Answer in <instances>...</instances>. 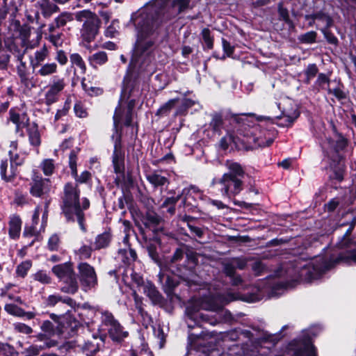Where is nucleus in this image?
Segmentation results:
<instances>
[{
    "label": "nucleus",
    "mask_w": 356,
    "mask_h": 356,
    "mask_svg": "<svg viewBox=\"0 0 356 356\" xmlns=\"http://www.w3.org/2000/svg\"><path fill=\"white\" fill-rule=\"evenodd\" d=\"M232 144H236V138L232 134H227L220 142V147L224 149H227Z\"/></svg>",
    "instance_id": "38"
},
{
    "label": "nucleus",
    "mask_w": 356,
    "mask_h": 356,
    "mask_svg": "<svg viewBox=\"0 0 356 356\" xmlns=\"http://www.w3.org/2000/svg\"><path fill=\"white\" fill-rule=\"evenodd\" d=\"M70 62L73 65H75L80 70V73L85 74L86 72V65L81 56L76 53L71 54Z\"/></svg>",
    "instance_id": "29"
},
{
    "label": "nucleus",
    "mask_w": 356,
    "mask_h": 356,
    "mask_svg": "<svg viewBox=\"0 0 356 356\" xmlns=\"http://www.w3.org/2000/svg\"><path fill=\"white\" fill-rule=\"evenodd\" d=\"M52 272L60 280L66 284L61 288L63 292L73 294L77 291L78 282L70 263L54 266L52 268Z\"/></svg>",
    "instance_id": "6"
},
{
    "label": "nucleus",
    "mask_w": 356,
    "mask_h": 356,
    "mask_svg": "<svg viewBox=\"0 0 356 356\" xmlns=\"http://www.w3.org/2000/svg\"><path fill=\"white\" fill-rule=\"evenodd\" d=\"M8 160H1L0 164V175L1 179L7 182L13 181L17 175V168L13 164L10 165L9 171H8Z\"/></svg>",
    "instance_id": "16"
},
{
    "label": "nucleus",
    "mask_w": 356,
    "mask_h": 356,
    "mask_svg": "<svg viewBox=\"0 0 356 356\" xmlns=\"http://www.w3.org/2000/svg\"><path fill=\"white\" fill-rule=\"evenodd\" d=\"M22 220L19 216L13 214L10 216L8 222V234L13 239L19 238L22 229Z\"/></svg>",
    "instance_id": "15"
},
{
    "label": "nucleus",
    "mask_w": 356,
    "mask_h": 356,
    "mask_svg": "<svg viewBox=\"0 0 356 356\" xmlns=\"http://www.w3.org/2000/svg\"><path fill=\"white\" fill-rule=\"evenodd\" d=\"M330 79L328 76L325 74H319L318 79H317V83L319 86H323L325 84H329Z\"/></svg>",
    "instance_id": "58"
},
{
    "label": "nucleus",
    "mask_w": 356,
    "mask_h": 356,
    "mask_svg": "<svg viewBox=\"0 0 356 356\" xmlns=\"http://www.w3.org/2000/svg\"><path fill=\"white\" fill-rule=\"evenodd\" d=\"M92 248L88 245H83L76 252V254L79 257L80 259H88L91 256Z\"/></svg>",
    "instance_id": "42"
},
{
    "label": "nucleus",
    "mask_w": 356,
    "mask_h": 356,
    "mask_svg": "<svg viewBox=\"0 0 356 356\" xmlns=\"http://www.w3.org/2000/svg\"><path fill=\"white\" fill-rule=\"evenodd\" d=\"M32 266V262L30 260H26L24 261H22L20 263L16 268V274L17 276L21 277H24L27 273L28 271L30 270V268Z\"/></svg>",
    "instance_id": "34"
},
{
    "label": "nucleus",
    "mask_w": 356,
    "mask_h": 356,
    "mask_svg": "<svg viewBox=\"0 0 356 356\" xmlns=\"http://www.w3.org/2000/svg\"><path fill=\"white\" fill-rule=\"evenodd\" d=\"M222 125V117L219 115H215L213 116L212 120L210 122V126L215 131H218L220 129Z\"/></svg>",
    "instance_id": "46"
},
{
    "label": "nucleus",
    "mask_w": 356,
    "mask_h": 356,
    "mask_svg": "<svg viewBox=\"0 0 356 356\" xmlns=\"http://www.w3.org/2000/svg\"><path fill=\"white\" fill-rule=\"evenodd\" d=\"M134 297L136 307L138 309V313L140 314V316L142 317H145V316L147 318H149V316L145 312V311L143 310V309L142 307V301H141L140 298L135 292L134 293Z\"/></svg>",
    "instance_id": "51"
},
{
    "label": "nucleus",
    "mask_w": 356,
    "mask_h": 356,
    "mask_svg": "<svg viewBox=\"0 0 356 356\" xmlns=\"http://www.w3.org/2000/svg\"><path fill=\"white\" fill-rule=\"evenodd\" d=\"M113 164L116 173H120L124 169V156L120 150V144L117 142L115 144V148L113 154Z\"/></svg>",
    "instance_id": "19"
},
{
    "label": "nucleus",
    "mask_w": 356,
    "mask_h": 356,
    "mask_svg": "<svg viewBox=\"0 0 356 356\" xmlns=\"http://www.w3.org/2000/svg\"><path fill=\"white\" fill-rule=\"evenodd\" d=\"M316 33L315 31H309L300 36V40L303 43H313L315 42Z\"/></svg>",
    "instance_id": "45"
},
{
    "label": "nucleus",
    "mask_w": 356,
    "mask_h": 356,
    "mask_svg": "<svg viewBox=\"0 0 356 356\" xmlns=\"http://www.w3.org/2000/svg\"><path fill=\"white\" fill-rule=\"evenodd\" d=\"M17 293L18 291L16 289V287L13 284H8L1 289L0 296L2 298H7L11 301L22 304L23 302L21 298L16 294Z\"/></svg>",
    "instance_id": "18"
},
{
    "label": "nucleus",
    "mask_w": 356,
    "mask_h": 356,
    "mask_svg": "<svg viewBox=\"0 0 356 356\" xmlns=\"http://www.w3.org/2000/svg\"><path fill=\"white\" fill-rule=\"evenodd\" d=\"M48 204L49 202H45V208L44 213L42 217V222L40 225H38L39 223V216L41 211V208L40 207H37L34 211V213L32 217V223L30 226H26L24 227V230L23 232L24 238H31L32 240L29 243V246H31L33 244V243L38 240L39 235L41 232L44 231L45 227L47 225V216H48Z\"/></svg>",
    "instance_id": "7"
},
{
    "label": "nucleus",
    "mask_w": 356,
    "mask_h": 356,
    "mask_svg": "<svg viewBox=\"0 0 356 356\" xmlns=\"http://www.w3.org/2000/svg\"><path fill=\"white\" fill-rule=\"evenodd\" d=\"M5 310L10 314L16 316H23L24 310L13 304H6L4 307Z\"/></svg>",
    "instance_id": "37"
},
{
    "label": "nucleus",
    "mask_w": 356,
    "mask_h": 356,
    "mask_svg": "<svg viewBox=\"0 0 356 356\" xmlns=\"http://www.w3.org/2000/svg\"><path fill=\"white\" fill-rule=\"evenodd\" d=\"M37 74L40 76H49L57 72L58 66L56 63H47L39 66Z\"/></svg>",
    "instance_id": "22"
},
{
    "label": "nucleus",
    "mask_w": 356,
    "mask_h": 356,
    "mask_svg": "<svg viewBox=\"0 0 356 356\" xmlns=\"http://www.w3.org/2000/svg\"><path fill=\"white\" fill-rule=\"evenodd\" d=\"M9 114L10 120L16 125L17 131L25 125L27 120L24 115H21L12 109L10 111Z\"/></svg>",
    "instance_id": "27"
},
{
    "label": "nucleus",
    "mask_w": 356,
    "mask_h": 356,
    "mask_svg": "<svg viewBox=\"0 0 356 356\" xmlns=\"http://www.w3.org/2000/svg\"><path fill=\"white\" fill-rule=\"evenodd\" d=\"M226 166L228 172L223 174L218 181L213 180L212 184L220 186V191L223 197L231 199L238 195L243 189L245 172L241 165L238 163L227 161Z\"/></svg>",
    "instance_id": "4"
},
{
    "label": "nucleus",
    "mask_w": 356,
    "mask_h": 356,
    "mask_svg": "<svg viewBox=\"0 0 356 356\" xmlns=\"http://www.w3.org/2000/svg\"><path fill=\"white\" fill-rule=\"evenodd\" d=\"M224 270L227 275L229 277L233 276L235 273V266L234 264L232 262L231 264H227L225 266Z\"/></svg>",
    "instance_id": "60"
},
{
    "label": "nucleus",
    "mask_w": 356,
    "mask_h": 356,
    "mask_svg": "<svg viewBox=\"0 0 356 356\" xmlns=\"http://www.w3.org/2000/svg\"><path fill=\"white\" fill-rule=\"evenodd\" d=\"M110 235L108 233L104 232L102 234L98 235L94 243V248L99 250L104 248L108 246L110 243Z\"/></svg>",
    "instance_id": "28"
},
{
    "label": "nucleus",
    "mask_w": 356,
    "mask_h": 356,
    "mask_svg": "<svg viewBox=\"0 0 356 356\" xmlns=\"http://www.w3.org/2000/svg\"><path fill=\"white\" fill-rule=\"evenodd\" d=\"M69 165L72 171V175L77 182L86 183L89 179H90L91 174L87 170L83 171L80 176H78L76 169V154L74 151H72L70 154Z\"/></svg>",
    "instance_id": "13"
},
{
    "label": "nucleus",
    "mask_w": 356,
    "mask_h": 356,
    "mask_svg": "<svg viewBox=\"0 0 356 356\" xmlns=\"http://www.w3.org/2000/svg\"><path fill=\"white\" fill-rule=\"evenodd\" d=\"M56 58L60 65H65L67 62V58L63 51H58L57 52Z\"/></svg>",
    "instance_id": "59"
},
{
    "label": "nucleus",
    "mask_w": 356,
    "mask_h": 356,
    "mask_svg": "<svg viewBox=\"0 0 356 356\" xmlns=\"http://www.w3.org/2000/svg\"><path fill=\"white\" fill-rule=\"evenodd\" d=\"M14 328L16 331L23 333V334H31L33 332V330L31 327L27 325L22 323H17L14 325Z\"/></svg>",
    "instance_id": "47"
},
{
    "label": "nucleus",
    "mask_w": 356,
    "mask_h": 356,
    "mask_svg": "<svg viewBox=\"0 0 356 356\" xmlns=\"http://www.w3.org/2000/svg\"><path fill=\"white\" fill-rule=\"evenodd\" d=\"M327 89L330 94L333 95L339 100L344 99L346 97V93L339 88L330 89L327 87Z\"/></svg>",
    "instance_id": "50"
},
{
    "label": "nucleus",
    "mask_w": 356,
    "mask_h": 356,
    "mask_svg": "<svg viewBox=\"0 0 356 356\" xmlns=\"http://www.w3.org/2000/svg\"><path fill=\"white\" fill-rule=\"evenodd\" d=\"M108 333L111 338L115 341H121L128 335V332L124 330L118 321L113 324L112 327H108Z\"/></svg>",
    "instance_id": "20"
},
{
    "label": "nucleus",
    "mask_w": 356,
    "mask_h": 356,
    "mask_svg": "<svg viewBox=\"0 0 356 356\" xmlns=\"http://www.w3.org/2000/svg\"><path fill=\"white\" fill-rule=\"evenodd\" d=\"M118 254L121 260L126 264H130L136 259V252L130 248L120 250Z\"/></svg>",
    "instance_id": "25"
},
{
    "label": "nucleus",
    "mask_w": 356,
    "mask_h": 356,
    "mask_svg": "<svg viewBox=\"0 0 356 356\" xmlns=\"http://www.w3.org/2000/svg\"><path fill=\"white\" fill-rule=\"evenodd\" d=\"M338 204L339 202L336 199H332L327 204H325V207L328 211H332L337 208Z\"/></svg>",
    "instance_id": "64"
},
{
    "label": "nucleus",
    "mask_w": 356,
    "mask_h": 356,
    "mask_svg": "<svg viewBox=\"0 0 356 356\" xmlns=\"http://www.w3.org/2000/svg\"><path fill=\"white\" fill-rule=\"evenodd\" d=\"M29 141L31 145L38 146L40 144V136L38 127L35 125L28 128Z\"/></svg>",
    "instance_id": "30"
},
{
    "label": "nucleus",
    "mask_w": 356,
    "mask_h": 356,
    "mask_svg": "<svg viewBox=\"0 0 356 356\" xmlns=\"http://www.w3.org/2000/svg\"><path fill=\"white\" fill-rule=\"evenodd\" d=\"M88 60L92 67H97L98 65H102L107 62V54L104 51H99L90 56Z\"/></svg>",
    "instance_id": "23"
},
{
    "label": "nucleus",
    "mask_w": 356,
    "mask_h": 356,
    "mask_svg": "<svg viewBox=\"0 0 356 356\" xmlns=\"http://www.w3.org/2000/svg\"><path fill=\"white\" fill-rule=\"evenodd\" d=\"M73 20V16L70 13H63L56 19L57 27L65 26L68 22Z\"/></svg>",
    "instance_id": "40"
},
{
    "label": "nucleus",
    "mask_w": 356,
    "mask_h": 356,
    "mask_svg": "<svg viewBox=\"0 0 356 356\" xmlns=\"http://www.w3.org/2000/svg\"><path fill=\"white\" fill-rule=\"evenodd\" d=\"M356 224V217L353 218L350 227L347 230L341 240L337 243L339 248L347 249L346 252L341 254L338 258L339 261L346 264L356 263V243L351 241L348 238L353 227Z\"/></svg>",
    "instance_id": "9"
},
{
    "label": "nucleus",
    "mask_w": 356,
    "mask_h": 356,
    "mask_svg": "<svg viewBox=\"0 0 356 356\" xmlns=\"http://www.w3.org/2000/svg\"><path fill=\"white\" fill-rule=\"evenodd\" d=\"M265 269V265L262 261H255L252 266V270L256 275H259Z\"/></svg>",
    "instance_id": "57"
},
{
    "label": "nucleus",
    "mask_w": 356,
    "mask_h": 356,
    "mask_svg": "<svg viewBox=\"0 0 356 356\" xmlns=\"http://www.w3.org/2000/svg\"><path fill=\"white\" fill-rule=\"evenodd\" d=\"M313 18L314 19H325V21L326 22V24H327V28L330 27L332 25V19L330 17H328L327 15H325L316 14V15H314Z\"/></svg>",
    "instance_id": "63"
},
{
    "label": "nucleus",
    "mask_w": 356,
    "mask_h": 356,
    "mask_svg": "<svg viewBox=\"0 0 356 356\" xmlns=\"http://www.w3.org/2000/svg\"><path fill=\"white\" fill-rule=\"evenodd\" d=\"M222 47L225 53L227 56H231L234 51V47H232L229 42L226 40L222 39Z\"/></svg>",
    "instance_id": "56"
},
{
    "label": "nucleus",
    "mask_w": 356,
    "mask_h": 356,
    "mask_svg": "<svg viewBox=\"0 0 356 356\" xmlns=\"http://www.w3.org/2000/svg\"><path fill=\"white\" fill-rule=\"evenodd\" d=\"M169 0H152L131 16L136 30V42L129 64L130 70L145 71L150 65L158 36V19Z\"/></svg>",
    "instance_id": "1"
},
{
    "label": "nucleus",
    "mask_w": 356,
    "mask_h": 356,
    "mask_svg": "<svg viewBox=\"0 0 356 356\" xmlns=\"http://www.w3.org/2000/svg\"><path fill=\"white\" fill-rule=\"evenodd\" d=\"M295 356H316V349L312 344H306L303 349L297 351Z\"/></svg>",
    "instance_id": "35"
},
{
    "label": "nucleus",
    "mask_w": 356,
    "mask_h": 356,
    "mask_svg": "<svg viewBox=\"0 0 356 356\" xmlns=\"http://www.w3.org/2000/svg\"><path fill=\"white\" fill-rule=\"evenodd\" d=\"M66 85L64 79L54 76L43 90L44 103L49 106L57 102Z\"/></svg>",
    "instance_id": "10"
},
{
    "label": "nucleus",
    "mask_w": 356,
    "mask_h": 356,
    "mask_svg": "<svg viewBox=\"0 0 356 356\" xmlns=\"http://www.w3.org/2000/svg\"><path fill=\"white\" fill-rule=\"evenodd\" d=\"M131 104L129 106V111H127V113L125 116L124 120H123V113L124 111H122L120 106H118L115 111L114 115H113V124L115 129L118 128V126L120 123L124 122L125 125L129 126L131 123Z\"/></svg>",
    "instance_id": "17"
},
{
    "label": "nucleus",
    "mask_w": 356,
    "mask_h": 356,
    "mask_svg": "<svg viewBox=\"0 0 356 356\" xmlns=\"http://www.w3.org/2000/svg\"><path fill=\"white\" fill-rule=\"evenodd\" d=\"M74 109L76 115L79 118H86L88 115L86 108L81 103H76L74 105Z\"/></svg>",
    "instance_id": "52"
},
{
    "label": "nucleus",
    "mask_w": 356,
    "mask_h": 356,
    "mask_svg": "<svg viewBox=\"0 0 356 356\" xmlns=\"http://www.w3.org/2000/svg\"><path fill=\"white\" fill-rule=\"evenodd\" d=\"M189 0H175L172 3V7L176 13H179L187 8Z\"/></svg>",
    "instance_id": "39"
},
{
    "label": "nucleus",
    "mask_w": 356,
    "mask_h": 356,
    "mask_svg": "<svg viewBox=\"0 0 356 356\" xmlns=\"http://www.w3.org/2000/svg\"><path fill=\"white\" fill-rule=\"evenodd\" d=\"M239 298L238 295L234 293H227V296L218 294L204 297L193 303L191 302L186 309V314L188 318L186 322L188 327L193 328L195 324H198L200 321H204L209 324L214 325L215 321L210 319L207 316L200 312V309L218 312L222 309L224 305L228 302Z\"/></svg>",
    "instance_id": "2"
},
{
    "label": "nucleus",
    "mask_w": 356,
    "mask_h": 356,
    "mask_svg": "<svg viewBox=\"0 0 356 356\" xmlns=\"http://www.w3.org/2000/svg\"><path fill=\"white\" fill-rule=\"evenodd\" d=\"M77 269L83 289L87 291L95 288L97 284V277L95 268L86 262H80Z\"/></svg>",
    "instance_id": "11"
},
{
    "label": "nucleus",
    "mask_w": 356,
    "mask_h": 356,
    "mask_svg": "<svg viewBox=\"0 0 356 356\" xmlns=\"http://www.w3.org/2000/svg\"><path fill=\"white\" fill-rule=\"evenodd\" d=\"M54 346V343L51 341H47L44 343V345H33L30 346L27 349V355L26 356H35L39 354L40 350L46 348H50L51 346Z\"/></svg>",
    "instance_id": "33"
},
{
    "label": "nucleus",
    "mask_w": 356,
    "mask_h": 356,
    "mask_svg": "<svg viewBox=\"0 0 356 356\" xmlns=\"http://www.w3.org/2000/svg\"><path fill=\"white\" fill-rule=\"evenodd\" d=\"M202 35L208 48L211 49L213 47V39L210 35L209 29H204L202 31Z\"/></svg>",
    "instance_id": "49"
},
{
    "label": "nucleus",
    "mask_w": 356,
    "mask_h": 356,
    "mask_svg": "<svg viewBox=\"0 0 356 356\" xmlns=\"http://www.w3.org/2000/svg\"><path fill=\"white\" fill-rule=\"evenodd\" d=\"M63 212L68 220H76L81 228L85 230L83 226V210L87 209L90 206L87 198L82 200V206L79 203V191L76 185L68 183L64 188Z\"/></svg>",
    "instance_id": "3"
},
{
    "label": "nucleus",
    "mask_w": 356,
    "mask_h": 356,
    "mask_svg": "<svg viewBox=\"0 0 356 356\" xmlns=\"http://www.w3.org/2000/svg\"><path fill=\"white\" fill-rule=\"evenodd\" d=\"M327 269V264L319 257L301 267L299 280L311 281L318 279Z\"/></svg>",
    "instance_id": "8"
},
{
    "label": "nucleus",
    "mask_w": 356,
    "mask_h": 356,
    "mask_svg": "<svg viewBox=\"0 0 356 356\" xmlns=\"http://www.w3.org/2000/svg\"><path fill=\"white\" fill-rule=\"evenodd\" d=\"M35 280L38 281L42 284H49L51 282L50 277L43 270H39L33 275Z\"/></svg>",
    "instance_id": "41"
},
{
    "label": "nucleus",
    "mask_w": 356,
    "mask_h": 356,
    "mask_svg": "<svg viewBox=\"0 0 356 356\" xmlns=\"http://www.w3.org/2000/svg\"><path fill=\"white\" fill-rule=\"evenodd\" d=\"M69 109H70V104L67 103H65L62 108L58 109L57 111V112L55 115V120H58L63 116L66 115Z\"/></svg>",
    "instance_id": "54"
},
{
    "label": "nucleus",
    "mask_w": 356,
    "mask_h": 356,
    "mask_svg": "<svg viewBox=\"0 0 356 356\" xmlns=\"http://www.w3.org/2000/svg\"><path fill=\"white\" fill-rule=\"evenodd\" d=\"M48 56V50L45 46L35 52L34 58L31 60L33 67L37 68L42 64Z\"/></svg>",
    "instance_id": "24"
},
{
    "label": "nucleus",
    "mask_w": 356,
    "mask_h": 356,
    "mask_svg": "<svg viewBox=\"0 0 356 356\" xmlns=\"http://www.w3.org/2000/svg\"><path fill=\"white\" fill-rule=\"evenodd\" d=\"M59 302L67 304L71 307H73L75 305V302L72 298L68 297L63 298L60 295H50L46 300V304L49 307H53Z\"/></svg>",
    "instance_id": "21"
},
{
    "label": "nucleus",
    "mask_w": 356,
    "mask_h": 356,
    "mask_svg": "<svg viewBox=\"0 0 356 356\" xmlns=\"http://www.w3.org/2000/svg\"><path fill=\"white\" fill-rule=\"evenodd\" d=\"M102 321L104 325L108 326V327H112L113 324H115L117 322V321L114 319L112 314L108 312H105L102 314Z\"/></svg>",
    "instance_id": "44"
},
{
    "label": "nucleus",
    "mask_w": 356,
    "mask_h": 356,
    "mask_svg": "<svg viewBox=\"0 0 356 356\" xmlns=\"http://www.w3.org/2000/svg\"><path fill=\"white\" fill-rule=\"evenodd\" d=\"M81 86L85 92L90 96H98L103 92V90L101 88L92 86L86 83L85 78L82 79Z\"/></svg>",
    "instance_id": "32"
},
{
    "label": "nucleus",
    "mask_w": 356,
    "mask_h": 356,
    "mask_svg": "<svg viewBox=\"0 0 356 356\" xmlns=\"http://www.w3.org/2000/svg\"><path fill=\"white\" fill-rule=\"evenodd\" d=\"M178 101V99H170L164 105H163L159 110V115H163L167 113L169 111L172 109V108L175 106V103Z\"/></svg>",
    "instance_id": "43"
},
{
    "label": "nucleus",
    "mask_w": 356,
    "mask_h": 356,
    "mask_svg": "<svg viewBox=\"0 0 356 356\" xmlns=\"http://www.w3.org/2000/svg\"><path fill=\"white\" fill-rule=\"evenodd\" d=\"M183 256H184V250L181 248H178L175 252V253L171 259V261L173 263V262L179 261L180 259H181L183 258Z\"/></svg>",
    "instance_id": "61"
},
{
    "label": "nucleus",
    "mask_w": 356,
    "mask_h": 356,
    "mask_svg": "<svg viewBox=\"0 0 356 356\" xmlns=\"http://www.w3.org/2000/svg\"><path fill=\"white\" fill-rule=\"evenodd\" d=\"M188 227L192 234H194L195 236H197L199 238H201L202 236L203 231L201 228L191 225H188Z\"/></svg>",
    "instance_id": "62"
},
{
    "label": "nucleus",
    "mask_w": 356,
    "mask_h": 356,
    "mask_svg": "<svg viewBox=\"0 0 356 356\" xmlns=\"http://www.w3.org/2000/svg\"><path fill=\"white\" fill-rule=\"evenodd\" d=\"M51 190V182L49 179L36 177L33 179L30 193L36 197H42L49 193Z\"/></svg>",
    "instance_id": "12"
},
{
    "label": "nucleus",
    "mask_w": 356,
    "mask_h": 356,
    "mask_svg": "<svg viewBox=\"0 0 356 356\" xmlns=\"http://www.w3.org/2000/svg\"><path fill=\"white\" fill-rule=\"evenodd\" d=\"M40 168L46 176L51 175L55 170L54 161L51 159H44L40 163Z\"/></svg>",
    "instance_id": "31"
},
{
    "label": "nucleus",
    "mask_w": 356,
    "mask_h": 356,
    "mask_svg": "<svg viewBox=\"0 0 356 356\" xmlns=\"http://www.w3.org/2000/svg\"><path fill=\"white\" fill-rule=\"evenodd\" d=\"M147 179L154 186H162L168 183V179L158 172L147 175Z\"/></svg>",
    "instance_id": "26"
},
{
    "label": "nucleus",
    "mask_w": 356,
    "mask_h": 356,
    "mask_svg": "<svg viewBox=\"0 0 356 356\" xmlns=\"http://www.w3.org/2000/svg\"><path fill=\"white\" fill-rule=\"evenodd\" d=\"M120 29L119 22L117 19L113 20L111 24L106 30V35L107 37L113 38L118 33Z\"/></svg>",
    "instance_id": "36"
},
{
    "label": "nucleus",
    "mask_w": 356,
    "mask_h": 356,
    "mask_svg": "<svg viewBox=\"0 0 356 356\" xmlns=\"http://www.w3.org/2000/svg\"><path fill=\"white\" fill-rule=\"evenodd\" d=\"M9 155L11 164H13V165L15 164V167L17 168V166L21 165L24 163V159L22 158H20L17 153H13L12 149L9 150Z\"/></svg>",
    "instance_id": "48"
},
{
    "label": "nucleus",
    "mask_w": 356,
    "mask_h": 356,
    "mask_svg": "<svg viewBox=\"0 0 356 356\" xmlns=\"http://www.w3.org/2000/svg\"><path fill=\"white\" fill-rule=\"evenodd\" d=\"M299 113L295 108L284 110L280 116L277 117V124L280 127L291 126L293 122L298 118Z\"/></svg>",
    "instance_id": "14"
},
{
    "label": "nucleus",
    "mask_w": 356,
    "mask_h": 356,
    "mask_svg": "<svg viewBox=\"0 0 356 356\" xmlns=\"http://www.w3.org/2000/svg\"><path fill=\"white\" fill-rule=\"evenodd\" d=\"M318 72V67L315 64H310L307 66L305 74L308 79L316 76Z\"/></svg>",
    "instance_id": "55"
},
{
    "label": "nucleus",
    "mask_w": 356,
    "mask_h": 356,
    "mask_svg": "<svg viewBox=\"0 0 356 356\" xmlns=\"http://www.w3.org/2000/svg\"><path fill=\"white\" fill-rule=\"evenodd\" d=\"M59 245V238L56 234L52 235L48 241V248L50 250H56Z\"/></svg>",
    "instance_id": "53"
},
{
    "label": "nucleus",
    "mask_w": 356,
    "mask_h": 356,
    "mask_svg": "<svg viewBox=\"0 0 356 356\" xmlns=\"http://www.w3.org/2000/svg\"><path fill=\"white\" fill-rule=\"evenodd\" d=\"M77 21L83 22L81 35L85 42H90L98 33L100 22L97 16L92 12L84 10L75 14Z\"/></svg>",
    "instance_id": "5"
}]
</instances>
